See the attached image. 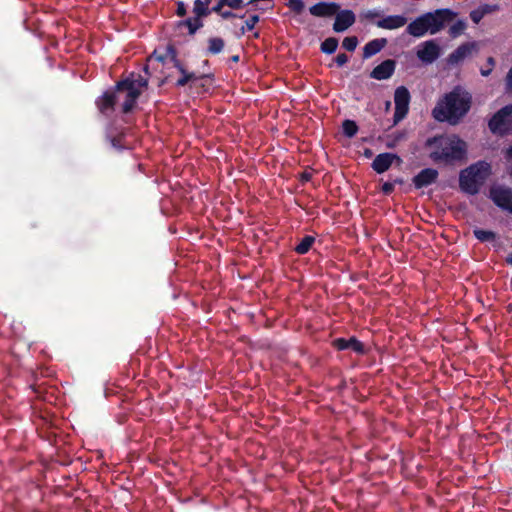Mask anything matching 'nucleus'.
Instances as JSON below:
<instances>
[{
    "label": "nucleus",
    "instance_id": "nucleus-49",
    "mask_svg": "<svg viewBox=\"0 0 512 512\" xmlns=\"http://www.w3.org/2000/svg\"><path fill=\"white\" fill-rule=\"evenodd\" d=\"M392 183H394V185L395 184H403L404 180H403V178H396V179L393 180Z\"/></svg>",
    "mask_w": 512,
    "mask_h": 512
},
{
    "label": "nucleus",
    "instance_id": "nucleus-55",
    "mask_svg": "<svg viewBox=\"0 0 512 512\" xmlns=\"http://www.w3.org/2000/svg\"><path fill=\"white\" fill-rule=\"evenodd\" d=\"M120 100H123V102L125 101V93L121 95Z\"/></svg>",
    "mask_w": 512,
    "mask_h": 512
},
{
    "label": "nucleus",
    "instance_id": "nucleus-24",
    "mask_svg": "<svg viewBox=\"0 0 512 512\" xmlns=\"http://www.w3.org/2000/svg\"><path fill=\"white\" fill-rule=\"evenodd\" d=\"M193 13L194 17L203 20V18L208 17L211 14V10L202 3V0H194Z\"/></svg>",
    "mask_w": 512,
    "mask_h": 512
},
{
    "label": "nucleus",
    "instance_id": "nucleus-35",
    "mask_svg": "<svg viewBox=\"0 0 512 512\" xmlns=\"http://www.w3.org/2000/svg\"><path fill=\"white\" fill-rule=\"evenodd\" d=\"M380 15H381V14H380V12H379V11H377V10L373 9V10H367V11H365V12H362V13L360 14V17H361L362 19H366V20H373V19H375V18L380 17Z\"/></svg>",
    "mask_w": 512,
    "mask_h": 512
},
{
    "label": "nucleus",
    "instance_id": "nucleus-6",
    "mask_svg": "<svg viewBox=\"0 0 512 512\" xmlns=\"http://www.w3.org/2000/svg\"><path fill=\"white\" fill-rule=\"evenodd\" d=\"M488 128L493 135L504 137L512 135V104L500 108L488 121Z\"/></svg>",
    "mask_w": 512,
    "mask_h": 512
},
{
    "label": "nucleus",
    "instance_id": "nucleus-22",
    "mask_svg": "<svg viewBox=\"0 0 512 512\" xmlns=\"http://www.w3.org/2000/svg\"><path fill=\"white\" fill-rule=\"evenodd\" d=\"M208 47L206 54L217 55L221 53L225 47V42L221 37H210L208 39Z\"/></svg>",
    "mask_w": 512,
    "mask_h": 512
},
{
    "label": "nucleus",
    "instance_id": "nucleus-51",
    "mask_svg": "<svg viewBox=\"0 0 512 512\" xmlns=\"http://www.w3.org/2000/svg\"><path fill=\"white\" fill-rule=\"evenodd\" d=\"M212 0H202V3L205 4L207 7H209Z\"/></svg>",
    "mask_w": 512,
    "mask_h": 512
},
{
    "label": "nucleus",
    "instance_id": "nucleus-34",
    "mask_svg": "<svg viewBox=\"0 0 512 512\" xmlns=\"http://www.w3.org/2000/svg\"><path fill=\"white\" fill-rule=\"evenodd\" d=\"M484 17L485 16L479 6L470 12V18L475 24H478Z\"/></svg>",
    "mask_w": 512,
    "mask_h": 512
},
{
    "label": "nucleus",
    "instance_id": "nucleus-32",
    "mask_svg": "<svg viewBox=\"0 0 512 512\" xmlns=\"http://www.w3.org/2000/svg\"><path fill=\"white\" fill-rule=\"evenodd\" d=\"M484 16L498 12L500 10V6L498 4H490L484 3L479 6Z\"/></svg>",
    "mask_w": 512,
    "mask_h": 512
},
{
    "label": "nucleus",
    "instance_id": "nucleus-46",
    "mask_svg": "<svg viewBox=\"0 0 512 512\" xmlns=\"http://www.w3.org/2000/svg\"><path fill=\"white\" fill-rule=\"evenodd\" d=\"M482 76L487 77L492 73V68H484L480 70Z\"/></svg>",
    "mask_w": 512,
    "mask_h": 512
},
{
    "label": "nucleus",
    "instance_id": "nucleus-31",
    "mask_svg": "<svg viewBox=\"0 0 512 512\" xmlns=\"http://www.w3.org/2000/svg\"><path fill=\"white\" fill-rule=\"evenodd\" d=\"M287 6L295 14H301L305 8L303 0H288Z\"/></svg>",
    "mask_w": 512,
    "mask_h": 512
},
{
    "label": "nucleus",
    "instance_id": "nucleus-16",
    "mask_svg": "<svg viewBox=\"0 0 512 512\" xmlns=\"http://www.w3.org/2000/svg\"><path fill=\"white\" fill-rule=\"evenodd\" d=\"M340 10V5L336 2H318L309 8L311 15L315 17H331Z\"/></svg>",
    "mask_w": 512,
    "mask_h": 512
},
{
    "label": "nucleus",
    "instance_id": "nucleus-57",
    "mask_svg": "<svg viewBox=\"0 0 512 512\" xmlns=\"http://www.w3.org/2000/svg\"><path fill=\"white\" fill-rule=\"evenodd\" d=\"M509 174L512 177V166L510 167Z\"/></svg>",
    "mask_w": 512,
    "mask_h": 512
},
{
    "label": "nucleus",
    "instance_id": "nucleus-33",
    "mask_svg": "<svg viewBox=\"0 0 512 512\" xmlns=\"http://www.w3.org/2000/svg\"><path fill=\"white\" fill-rule=\"evenodd\" d=\"M222 3L234 10L241 9L245 6L243 0H222Z\"/></svg>",
    "mask_w": 512,
    "mask_h": 512
},
{
    "label": "nucleus",
    "instance_id": "nucleus-40",
    "mask_svg": "<svg viewBox=\"0 0 512 512\" xmlns=\"http://www.w3.org/2000/svg\"><path fill=\"white\" fill-rule=\"evenodd\" d=\"M225 7L224 3H222V0H218L216 5H214L212 8H210L211 10V13L214 12V13H217L218 15H220L223 11V8Z\"/></svg>",
    "mask_w": 512,
    "mask_h": 512
},
{
    "label": "nucleus",
    "instance_id": "nucleus-20",
    "mask_svg": "<svg viewBox=\"0 0 512 512\" xmlns=\"http://www.w3.org/2000/svg\"><path fill=\"white\" fill-rule=\"evenodd\" d=\"M387 45L386 38H377L369 41L363 47V58L368 59L379 53Z\"/></svg>",
    "mask_w": 512,
    "mask_h": 512
},
{
    "label": "nucleus",
    "instance_id": "nucleus-4",
    "mask_svg": "<svg viewBox=\"0 0 512 512\" xmlns=\"http://www.w3.org/2000/svg\"><path fill=\"white\" fill-rule=\"evenodd\" d=\"M147 86L148 78L134 73L117 82V89L125 93V101L121 104L122 113H130L135 108L138 98Z\"/></svg>",
    "mask_w": 512,
    "mask_h": 512
},
{
    "label": "nucleus",
    "instance_id": "nucleus-56",
    "mask_svg": "<svg viewBox=\"0 0 512 512\" xmlns=\"http://www.w3.org/2000/svg\"><path fill=\"white\" fill-rule=\"evenodd\" d=\"M144 71H145L146 73H148V66H145V67H144Z\"/></svg>",
    "mask_w": 512,
    "mask_h": 512
},
{
    "label": "nucleus",
    "instance_id": "nucleus-1",
    "mask_svg": "<svg viewBox=\"0 0 512 512\" xmlns=\"http://www.w3.org/2000/svg\"><path fill=\"white\" fill-rule=\"evenodd\" d=\"M472 104L471 94L462 86H455L438 100L432 110V116L439 122L457 124L469 112Z\"/></svg>",
    "mask_w": 512,
    "mask_h": 512
},
{
    "label": "nucleus",
    "instance_id": "nucleus-37",
    "mask_svg": "<svg viewBox=\"0 0 512 512\" xmlns=\"http://www.w3.org/2000/svg\"><path fill=\"white\" fill-rule=\"evenodd\" d=\"M348 60L349 58L345 53L338 54L334 59L338 67H342L343 65H345L348 62Z\"/></svg>",
    "mask_w": 512,
    "mask_h": 512
},
{
    "label": "nucleus",
    "instance_id": "nucleus-41",
    "mask_svg": "<svg viewBox=\"0 0 512 512\" xmlns=\"http://www.w3.org/2000/svg\"><path fill=\"white\" fill-rule=\"evenodd\" d=\"M121 140H122V137H121V136L112 137V138H110V143H111V145H112L114 148H116V149H121V148H122Z\"/></svg>",
    "mask_w": 512,
    "mask_h": 512
},
{
    "label": "nucleus",
    "instance_id": "nucleus-18",
    "mask_svg": "<svg viewBox=\"0 0 512 512\" xmlns=\"http://www.w3.org/2000/svg\"><path fill=\"white\" fill-rule=\"evenodd\" d=\"M476 44L474 42H466L458 46L451 54H449L447 61L450 65H457L467 58L473 50H475Z\"/></svg>",
    "mask_w": 512,
    "mask_h": 512
},
{
    "label": "nucleus",
    "instance_id": "nucleus-29",
    "mask_svg": "<svg viewBox=\"0 0 512 512\" xmlns=\"http://www.w3.org/2000/svg\"><path fill=\"white\" fill-rule=\"evenodd\" d=\"M260 17L258 15H251L246 21L245 25L240 28V35H244L246 31L253 30L255 25L259 22Z\"/></svg>",
    "mask_w": 512,
    "mask_h": 512
},
{
    "label": "nucleus",
    "instance_id": "nucleus-30",
    "mask_svg": "<svg viewBox=\"0 0 512 512\" xmlns=\"http://www.w3.org/2000/svg\"><path fill=\"white\" fill-rule=\"evenodd\" d=\"M358 45V38L356 36L345 37L342 41V47L347 51L353 52Z\"/></svg>",
    "mask_w": 512,
    "mask_h": 512
},
{
    "label": "nucleus",
    "instance_id": "nucleus-36",
    "mask_svg": "<svg viewBox=\"0 0 512 512\" xmlns=\"http://www.w3.org/2000/svg\"><path fill=\"white\" fill-rule=\"evenodd\" d=\"M394 188V183L387 181L382 184L381 191L384 195H390Z\"/></svg>",
    "mask_w": 512,
    "mask_h": 512
},
{
    "label": "nucleus",
    "instance_id": "nucleus-27",
    "mask_svg": "<svg viewBox=\"0 0 512 512\" xmlns=\"http://www.w3.org/2000/svg\"><path fill=\"white\" fill-rule=\"evenodd\" d=\"M343 134L348 137H354L358 132V125L354 120L346 119L342 123Z\"/></svg>",
    "mask_w": 512,
    "mask_h": 512
},
{
    "label": "nucleus",
    "instance_id": "nucleus-45",
    "mask_svg": "<svg viewBox=\"0 0 512 512\" xmlns=\"http://www.w3.org/2000/svg\"><path fill=\"white\" fill-rule=\"evenodd\" d=\"M495 64H496V61H495V59L493 57L490 56V57L487 58L488 68H492L493 69Z\"/></svg>",
    "mask_w": 512,
    "mask_h": 512
},
{
    "label": "nucleus",
    "instance_id": "nucleus-17",
    "mask_svg": "<svg viewBox=\"0 0 512 512\" xmlns=\"http://www.w3.org/2000/svg\"><path fill=\"white\" fill-rule=\"evenodd\" d=\"M396 62L393 59H387L377 65L370 73V77L376 80L389 79L395 71Z\"/></svg>",
    "mask_w": 512,
    "mask_h": 512
},
{
    "label": "nucleus",
    "instance_id": "nucleus-19",
    "mask_svg": "<svg viewBox=\"0 0 512 512\" xmlns=\"http://www.w3.org/2000/svg\"><path fill=\"white\" fill-rule=\"evenodd\" d=\"M407 23V18L403 15H389L376 22V26L381 29L394 30L403 27Z\"/></svg>",
    "mask_w": 512,
    "mask_h": 512
},
{
    "label": "nucleus",
    "instance_id": "nucleus-26",
    "mask_svg": "<svg viewBox=\"0 0 512 512\" xmlns=\"http://www.w3.org/2000/svg\"><path fill=\"white\" fill-rule=\"evenodd\" d=\"M338 44L339 42L337 38L328 37L321 43L320 50L321 52L330 55L336 51Z\"/></svg>",
    "mask_w": 512,
    "mask_h": 512
},
{
    "label": "nucleus",
    "instance_id": "nucleus-38",
    "mask_svg": "<svg viewBox=\"0 0 512 512\" xmlns=\"http://www.w3.org/2000/svg\"><path fill=\"white\" fill-rule=\"evenodd\" d=\"M176 14L179 17H184L187 14L186 5L183 1L177 2Z\"/></svg>",
    "mask_w": 512,
    "mask_h": 512
},
{
    "label": "nucleus",
    "instance_id": "nucleus-47",
    "mask_svg": "<svg viewBox=\"0 0 512 512\" xmlns=\"http://www.w3.org/2000/svg\"><path fill=\"white\" fill-rule=\"evenodd\" d=\"M168 56L171 58V54L167 52L165 56H162V55L158 56V57H157V60H158V61H160V62H162V63H164V62H165V59H166Z\"/></svg>",
    "mask_w": 512,
    "mask_h": 512
},
{
    "label": "nucleus",
    "instance_id": "nucleus-11",
    "mask_svg": "<svg viewBox=\"0 0 512 512\" xmlns=\"http://www.w3.org/2000/svg\"><path fill=\"white\" fill-rule=\"evenodd\" d=\"M423 63L431 64L440 56V47L434 40L425 41L416 53Z\"/></svg>",
    "mask_w": 512,
    "mask_h": 512
},
{
    "label": "nucleus",
    "instance_id": "nucleus-14",
    "mask_svg": "<svg viewBox=\"0 0 512 512\" xmlns=\"http://www.w3.org/2000/svg\"><path fill=\"white\" fill-rule=\"evenodd\" d=\"M438 176L439 173L436 169L425 168L412 178V183L416 189H422L435 183Z\"/></svg>",
    "mask_w": 512,
    "mask_h": 512
},
{
    "label": "nucleus",
    "instance_id": "nucleus-9",
    "mask_svg": "<svg viewBox=\"0 0 512 512\" xmlns=\"http://www.w3.org/2000/svg\"><path fill=\"white\" fill-rule=\"evenodd\" d=\"M411 95L405 86H399L394 93L395 111L393 115L394 125L402 121L408 114Z\"/></svg>",
    "mask_w": 512,
    "mask_h": 512
},
{
    "label": "nucleus",
    "instance_id": "nucleus-42",
    "mask_svg": "<svg viewBox=\"0 0 512 512\" xmlns=\"http://www.w3.org/2000/svg\"><path fill=\"white\" fill-rule=\"evenodd\" d=\"M506 85H507V88L512 91V66L510 67V69L506 75Z\"/></svg>",
    "mask_w": 512,
    "mask_h": 512
},
{
    "label": "nucleus",
    "instance_id": "nucleus-52",
    "mask_svg": "<svg viewBox=\"0 0 512 512\" xmlns=\"http://www.w3.org/2000/svg\"><path fill=\"white\" fill-rule=\"evenodd\" d=\"M232 60L234 62H238L239 61V56L238 55L232 56Z\"/></svg>",
    "mask_w": 512,
    "mask_h": 512
},
{
    "label": "nucleus",
    "instance_id": "nucleus-28",
    "mask_svg": "<svg viewBox=\"0 0 512 512\" xmlns=\"http://www.w3.org/2000/svg\"><path fill=\"white\" fill-rule=\"evenodd\" d=\"M466 27H467V25H466L465 21L458 20L453 25L450 26V28H449V35L452 38H456V37L460 36L464 32Z\"/></svg>",
    "mask_w": 512,
    "mask_h": 512
},
{
    "label": "nucleus",
    "instance_id": "nucleus-50",
    "mask_svg": "<svg viewBox=\"0 0 512 512\" xmlns=\"http://www.w3.org/2000/svg\"><path fill=\"white\" fill-rule=\"evenodd\" d=\"M506 263L508 265L512 266V253L507 256Z\"/></svg>",
    "mask_w": 512,
    "mask_h": 512
},
{
    "label": "nucleus",
    "instance_id": "nucleus-10",
    "mask_svg": "<svg viewBox=\"0 0 512 512\" xmlns=\"http://www.w3.org/2000/svg\"><path fill=\"white\" fill-rule=\"evenodd\" d=\"M490 199L502 210L512 213V189L493 187L490 189Z\"/></svg>",
    "mask_w": 512,
    "mask_h": 512
},
{
    "label": "nucleus",
    "instance_id": "nucleus-43",
    "mask_svg": "<svg viewBox=\"0 0 512 512\" xmlns=\"http://www.w3.org/2000/svg\"><path fill=\"white\" fill-rule=\"evenodd\" d=\"M220 16H221L223 19H231V18H235V17H237V14H235V13H234V12H232V11L225 10V11H222V13L220 14Z\"/></svg>",
    "mask_w": 512,
    "mask_h": 512
},
{
    "label": "nucleus",
    "instance_id": "nucleus-48",
    "mask_svg": "<svg viewBox=\"0 0 512 512\" xmlns=\"http://www.w3.org/2000/svg\"><path fill=\"white\" fill-rule=\"evenodd\" d=\"M364 155H365L367 158H370V157L373 155V153H372V151H371L370 149H365V151H364Z\"/></svg>",
    "mask_w": 512,
    "mask_h": 512
},
{
    "label": "nucleus",
    "instance_id": "nucleus-25",
    "mask_svg": "<svg viewBox=\"0 0 512 512\" xmlns=\"http://www.w3.org/2000/svg\"><path fill=\"white\" fill-rule=\"evenodd\" d=\"M474 237L480 242H491L497 237L496 233L490 230L476 228L473 230Z\"/></svg>",
    "mask_w": 512,
    "mask_h": 512
},
{
    "label": "nucleus",
    "instance_id": "nucleus-13",
    "mask_svg": "<svg viewBox=\"0 0 512 512\" xmlns=\"http://www.w3.org/2000/svg\"><path fill=\"white\" fill-rule=\"evenodd\" d=\"M332 346L339 351L350 349L359 355L366 354L364 344L354 336L350 337L349 339L336 338L333 340Z\"/></svg>",
    "mask_w": 512,
    "mask_h": 512
},
{
    "label": "nucleus",
    "instance_id": "nucleus-5",
    "mask_svg": "<svg viewBox=\"0 0 512 512\" xmlns=\"http://www.w3.org/2000/svg\"><path fill=\"white\" fill-rule=\"evenodd\" d=\"M490 166L486 162H477L463 169L459 174L460 189L469 194L476 195L489 174Z\"/></svg>",
    "mask_w": 512,
    "mask_h": 512
},
{
    "label": "nucleus",
    "instance_id": "nucleus-3",
    "mask_svg": "<svg viewBox=\"0 0 512 512\" xmlns=\"http://www.w3.org/2000/svg\"><path fill=\"white\" fill-rule=\"evenodd\" d=\"M457 13L449 8L437 9L433 12H427L410 22L406 32L413 37H423L427 32L436 34L441 31L448 23L452 22Z\"/></svg>",
    "mask_w": 512,
    "mask_h": 512
},
{
    "label": "nucleus",
    "instance_id": "nucleus-15",
    "mask_svg": "<svg viewBox=\"0 0 512 512\" xmlns=\"http://www.w3.org/2000/svg\"><path fill=\"white\" fill-rule=\"evenodd\" d=\"M395 160L399 163L402 161L397 154L381 153L374 158L371 167L376 173L382 174L389 170Z\"/></svg>",
    "mask_w": 512,
    "mask_h": 512
},
{
    "label": "nucleus",
    "instance_id": "nucleus-8",
    "mask_svg": "<svg viewBox=\"0 0 512 512\" xmlns=\"http://www.w3.org/2000/svg\"><path fill=\"white\" fill-rule=\"evenodd\" d=\"M168 53L171 54V62L173 66L180 72L181 77L176 81L175 86L176 87H184L189 82H193L200 79H213V74H201L196 75L194 72H189L184 67L183 63L179 60L176 49L169 45L168 46Z\"/></svg>",
    "mask_w": 512,
    "mask_h": 512
},
{
    "label": "nucleus",
    "instance_id": "nucleus-2",
    "mask_svg": "<svg viewBox=\"0 0 512 512\" xmlns=\"http://www.w3.org/2000/svg\"><path fill=\"white\" fill-rule=\"evenodd\" d=\"M425 147L433 148L429 157L435 163H453L462 161L466 157V143L457 137L449 138L437 135L428 138L425 142Z\"/></svg>",
    "mask_w": 512,
    "mask_h": 512
},
{
    "label": "nucleus",
    "instance_id": "nucleus-7",
    "mask_svg": "<svg viewBox=\"0 0 512 512\" xmlns=\"http://www.w3.org/2000/svg\"><path fill=\"white\" fill-rule=\"evenodd\" d=\"M122 94H124L123 90H118L116 84L113 88L106 90L98 97L95 101V105L100 114L106 118L111 117L115 112L116 105L120 101Z\"/></svg>",
    "mask_w": 512,
    "mask_h": 512
},
{
    "label": "nucleus",
    "instance_id": "nucleus-44",
    "mask_svg": "<svg viewBox=\"0 0 512 512\" xmlns=\"http://www.w3.org/2000/svg\"><path fill=\"white\" fill-rule=\"evenodd\" d=\"M504 158L507 161H511L512 160V144L508 148H506L504 150Z\"/></svg>",
    "mask_w": 512,
    "mask_h": 512
},
{
    "label": "nucleus",
    "instance_id": "nucleus-12",
    "mask_svg": "<svg viewBox=\"0 0 512 512\" xmlns=\"http://www.w3.org/2000/svg\"><path fill=\"white\" fill-rule=\"evenodd\" d=\"M355 21H356V16L352 10H349V9L339 10L335 14L333 30L336 33L344 32L349 27H351L355 23Z\"/></svg>",
    "mask_w": 512,
    "mask_h": 512
},
{
    "label": "nucleus",
    "instance_id": "nucleus-39",
    "mask_svg": "<svg viewBox=\"0 0 512 512\" xmlns=\"http://www.w3.org/2000/svg\"><path fill=\"white\" fill-rule=\"evenodd\" d=\"M312 176H313V172L310 171V170H304L301 174H300V181L302 183H306V182H309L311 179H312Z\"/></svg>",
    "mask_w": 512,
    "mask_h": 512
},
{
    "label": "nucleus",
    "instance_id": "nucleus-58",
    "mask_svg": "<svg viewBox=\"0 0 512 512\" xmlns=\"http://www.w3.org/2000/svg\"><path fill=\"white\" fill-rule=\"evenodd\" d=\"M259 9L265 11L267 8L260 7Z\"/></svg>",
    "mask_w": 512,
    "mask_h": 512
},
{
    "label": "nucleus",
    "instance_id": "nucleus-54",
    "mask_svg": "<svg viewBox=\"0 0 512 512\" xmlns=\"http://www.w3.org/2000/svg\"><path fill=\"white\" fill-rule=\"evenodd\" d=\"M254 38H259V32L254 33Z\"/></svg>",
    "mask_w": 512,
    "mask_h": 512
},
{
    "label": "nucleus",
    "instance_id": "nucleus-23",
    "mask_svg": "<svg viewBox=\"0 0 512 512\" xmlns=\"http://www.w3.org/2000/svg\"><path fill=\"white\" fill-rule=\"evenodd\" d=\"M315 242V237L311 235H305L300 242L294 247V251L299 255H304L309 252L312 245Z\"/></svg>",
    "mask_w": 512,
    "mask_h": 512
},
{
    "label": "nucleus",
    "instance_id": "nucleus-21",
    "mask_svg": "<svg viewBox=\"0 0 512 512\" xmlns=\"http://www.w3.org/2000/svg\"><path fill=\"white\" fill-rule=\"evenodd\" d=\"M177 26L180 27H186L188 29V34L190 36H194L196 32L201 29L204 26L203 20L191 17L187 18L185 20H181L177 23Z\"/></svg>",
    "mask_w": 512,
    "mask_h": 512
},
{
    "label": "nucleus",
    "instance_id": "nucleus-53",
    "mask_svg": "<svg viewBox=\"0 0 512 512\" xmlns=\"http://www.w3.org/2000/svg\"><path fill=\"white\" fill-rule=\"evenodd\" d=\"M167 80H168V77H165V78L161 81L160 85H163L164 83H166V82H167Z\"/></svg>",
    "mask_w": 512,
    "mask_h": 512
}]
</instances>
